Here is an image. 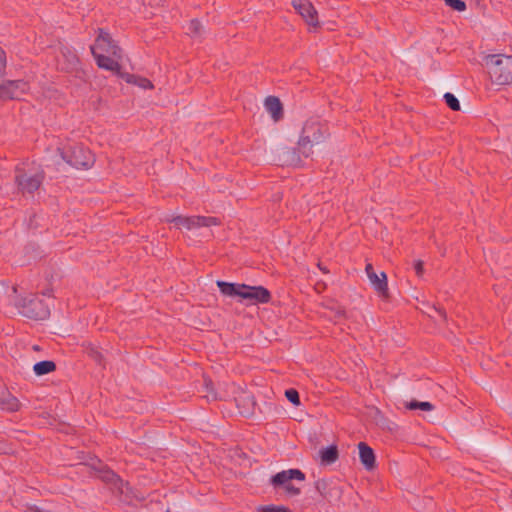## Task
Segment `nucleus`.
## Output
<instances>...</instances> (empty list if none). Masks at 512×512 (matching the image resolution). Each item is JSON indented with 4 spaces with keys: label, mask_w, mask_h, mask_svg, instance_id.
<instances>
[{
    "label": "nucleus",
    "mask_w": 512,
    "mask_h": 512,
    "mask_svg": "<svg viewBox=\"0 0 512 512\" xmlns=\"http://www.w3.org/2000/svg\"><path fill=\"white\" fill-rule=\"evenodd\" d=\"M91 52L99 68L120 74L123 52L108 32L98 29Z\"/></svg>",
    "instance_id": "1"
},
{
    "label": "nucleus",
    "mask_w": 512,
    "mask_h": 512,
    "mask_svg": "<svg viewBox=\"0 0 512 512\" xmlns=\"http://www.w3.org/2000/svg\"><path fill=\"white\" fill-rule=\"evenodd\" d=\"M220 292L228 297H237L246 305L267 304L271 301V293L264 286H250L243 283H230L218 280Z\"/></svg>",
    "instance_id": "2"
},
{
    "label": "nucleus",
    "mask_w": 512,
    "mask_h": 512,
    "mask_svg": "<svg viewBox=\"0 0 512 512\" xmlns=\"http://www.w3.org/2000/svg\"><path fill=\"white\" fill-rule=\"evenodd\" d=\"M329 137L328 127L319 119L310 117L303 123L299 138L297 141L298 150L309 157L314 146L324 143Z\"/></svg>",
    "instance_id": "3"
},
{
    "label": "nucleus",
    "mask_w": 512,
    "mask_h": 512,
    "mask_svg": "<svg viewBox=\"0 0 512 512\" xmlns=\"http://www.w3.org/2000/svg\"><path fill=\"white\" fill-rule=\"evenodd\" d=\"M490 80L500 86L512 85V55L489 54L484 58Z\"/></svg>",
    "instance_id": "4"
},
{
    "label": "nucleus",
    "mask_w": 512,
    "mask_h": 512,
    "mask_svg": "<svg viewBox=\"0 0 512 512\" xmlns=\"http://www.w3.org/2000/svg\"><path fill=\"white\" fill-rule=\"evenodd\" d=\"M14 305L23 316L34 319L44 320L50 315V308L36 294L24 293L14 298Z\"/></svg>",
    "instance_id": "5"
},
{
    "label": "nucleus",
    "mask_w": 512,
    "mask_h": 512,
    "mask_svg": "<svg viewBox=\"0 0 512 512\" xmlns=\"http://www.w3.org/2000/svg\"><path fill=\"white\" fill-rule=\"evenodd\" d=\"M305 474L299 469H288L275 474L270 482L275 488H282L289 496L299 495L301 488L295 482L305 481Z\"/></svg>",
    "instance_id": "6"
},
{
    "label": "nucleus",
    "mask_w": 512,
    "mask_h": 512,
    "mask_svg": "<svg viewBox=\"0 0 512 512\" xmlns=\"http://www.w3.org/2000/svg\"><path fill=\"white\" fill-rule=\"evenodd\" d=\"M63 158L76 169H90L95 163V156L92 151L82 145L69 147Z\"/></svg>",
    "instance_id": "7"
},
{
    "label": "nucleus",
    "mask_w": 512,
    "mask_h": 512,
    "mask_svg": "<svg viewBox=\"0 0 512 512\" xmlns=\"http://www.w3.org/2000/svg\"><path fill=\"white\" fill-rule=\"evenodd\" d=\"M172 223L177 229L193 230L200 227H209L219 224V220L215 217L204 216H171L165 219Z\"/></svg>",
    "instance_id": "8"
},
{
    "label": "nucleus",
    "mask_w": 512,
    "mask_h": 512,
    "mask_svg": "<svg viewBox=\"0 0 512 512\" xmlns=\"http://www.w3.org/2000/svg\"><path fill=\"white\" fill-rule=\"evenodd\" d=\"M292 5L307 24L310 32H316L320 28L318 12L309 0H293Z\"/></svg>",
    "instance_id": "9"
},
{
    "label": "nucleus",
    "mask_w": 512,
    "mask_h": 512,
    "mask_svg": "<svg viewBox=\"0 0 512 512\" xmlns=\"http://www.w3.org/2000/svg\"><path fill=\"white\" fill-rule=\"evenodd\" d=\"M365 272L377 296L380 299L387 301L390 298V292L386 273L383 271L376 272L371 263L366 264Z\"/></svg>",
    "instance_id": "10"
},
{
    "label": "nucleus",
    "mask_w": 512,
    "mask_h": 512,
    "mask_svg": "<svg viewBox=\"0 0 512 512\" xmlns=\"http://www.w3.org/2000/svg\"><path fill=\"white\" fill-rule=\"evenodd\" d=\"M29 90L27 82L22 80L5 81L0 85L1 99H19Z\"/></svg>",
    "instance_id": "11"
},
{
    "label": "nucleus",
    "mask_w": 512,
    "mask_h": 512,
    "mask_svg": "<svg viewBox=\"0 0 512 512\" xmlns=\"http://www.w3.org/2000/svg\"><path fill=\"white\" fill-rule=\"evenodd\" d=\"M43 175L40 172H35L32 174H21L18 172L16 176V181L18 183L19 188L23 192L32 193L37 190L42 183Z\"/></svg>",
    "instance_id": "12"
},
{
    "label": "nucleus",
    "mask_w": 512,
    "mask_h": 512,
    "mask_svg": "<svg viewBox=\"0 0 512 512\" xmlns=\"http://www.w3.org/2000/svg\"><path fill=\"white\" fill-rule=\"evenodd\" d=\"M264 107L274 122H279L283 118V105L278 97H266L264 100Z\"/></svg>",
    "instance_id": "13"
},
{
    "label": "nucleus",
    "mask_w": 512,
    "mask_h": 512,
    "mask_svg": "<svg viewBox=\"0 0 512 512\" xmlns=\"http://www.w3.org/2000/svg\"><path fill=\"white\" fill-rule=\"evenodd\" d=\"M358 450L362 465L368 471L373 470L376 466V457L373 449L369 447L365 442H360L358 444Z\"/></svg>",
    "instance_id": "14"
},
{
    "label": "nucleus",
    "mask_w": 512,
    "mask_h": 512,
    "mask_svg": "<svg viewBox=\"0 0 512 512\" xmlns=\"http://www.w3.org/2000/svg\"><path fill=\"white\" fill-rule=\"evenodd\" d=\"M19 400L13 396L10 392L3 389L0 391V407L7 411H18L20 409Z\"/></svg>",
    "instance_id": "15"
},
{
    "label": "nucleus",
    "mask_w": 512,
    "mask_h": 512,
    "mask_svg": "<svg viewBox=\"0 0 512 512\" xmlns=\"http://www.w3.org/2000/svg\"><path fill=\"white\" fill-rule=\"evenodd\" d=\"M127 83L135 85L143 90H151L154 88L153 83L145 77L129 74V73H121L119 74Z\"/></svg>",
    "instance_id": "16"
},
{
    "label": "nucleus",
    "mask_w": 512,
    "mask_h": 512,
    "mask_svg": "<svg viewBox=\"0 0 512 512\" xmlns=\"http://www.w3.org/2000/svg\"><path fill=\"white\" fill-rule=\"evenodd\" d=\"M423 313L431 317L436 323L447 322V313L442 307L427 305L426 310H424Z\"/></svg>",
    "instance_id": "17"
},
{
    "label": "nucleus",
    "mask_w": 512,
    "mask_h": 512,
    "mask_svg": "<svg viewBox=\"0 0 512 512\" xmlns=\"http://www.w3.org/2000/svg\"><path fill=\"white\" fill-rule=\"evenodd\" d=\"M323 464H332L338 459V449L335 445L325 447L319 451Z\"/></svg>",
    "instance_id": "18"
},
{
    "label": "nucleus",
    "mask_w": 512,
    "mask_h": 512,
    "mask_svg": "<svg viewBox=\"0 0 512 512\" xmlns=\"http://www.w3.org/2000/svg\"><path fill=\"white\" fill-rule=\"evenodd\" d=\"M56 369V365L53 361H40L33 367V371L36 375L41 376L53 372Z\"/></svg>",
    "instance_id": "19"
},
{
    "label": "nucleus",
    "mask_w": 512,
    "mask_h": 512,
    "mask_svg": "<svg viewBox=\"0 0 512 512\" xmlns=\"http://www.w3.org/2000/svg\"><path fill=\"white\" fill-rule=\"evenodd\" d=\"M99 477H101L104 481L107 482H119V490L121 493H124V486L127 487V484H124L121 480L117 478V476L109 469L102 468L98 470Z\"/></svg>",
    "instance_id": "20"
},
{
    "label": "nucleus",
    "mask_w": 512,
    "mask_h": 512,
    "mask_svg": "<svg viewBox=\"0 0 512 512\" xmlns=\"http://www.w3.org/2000/svg\"><path fill=\"white\" fill-rule=\"evenodd\" d=\"M317 491L324 497L328 498L331 496V483L328 480L320 479L316 482Z\"/></svg>",
    "instance_id": "21"
},
{
    "label": "nucleus",
    "mask_w": 512,
    "mask_h": 512,
    "mask_svg": "<svg viewBox=\"0 0 512 512\" xmlns=\"http://www.w3.org/2000/svg\"><path fill=\"white\" fill-rule=\"evenodd\" d=\"M256 512H292V510L284 505L269 504L258 506Z\"/></svg>",
    "instance_id": "22"
},
{
    "label": "nucleus",
    "mask_w": 512,
    "mask_h": 512,
    "mask_svg": "<svg viewBox=\"0 0 512 512\" xmlns=\"http://www.w3.org/2000/svg\"><path fill=\"white\" fill-rule=\"evenodd\" d=\"M445 102L447 106L453 111L460 110V103L458 99L452 93H446L444 95Z\"/></svg>",
    "instance_id": "23"
},
{
    "label": "nucleus",
    "mask_w": 512,
    "mask_h": 512,
    "mask_svg": "<svg viewBox=\"0 0 512 512\" xmlns=\"http://www.w3.org/2000/svg\"><path fill=\"white\" fill-rule=\"evenodd\" d=\"M452 10L463 12L466 10V3L462 0H443Z\"/></svg>",
    "instance_id": "24"
},
{
    "label": "nucleus",
    "mask_w": 512,
    "mask_h": 512,
    "mask_svg": "<svg viewBox=\"0 0 512 512\" xmlns=\"http://www.w3.org/2000/svg\"><path fill=\"white\" fill-rule=\"evenodd\" d=\"M188 33L191 36H198L203 31V27L198 20H191L188 24Z\"/></svg>",
    "instance_id": "25"
},
{
    "label": "nucleus",
    "mask_w": 512,
    "mask_h": 512,
    "mask_svg": "<svg viewBox=\"0 0 512 512\" xmlns=\"http://www.w3.org/2000/svg\"><path fill=\"white\" fill-rule=\"evenodd\" d=\"M286 398L295 406L300 405L299 394L295 389H288L285 391Z\"/></svg>",
    "instance_id": "26"
},
{
    "label": "nucleus",
    "mask_w": 512,
    "mask_h": 512,
    "mask_svg": "<svg viewBox=\"0 0 512 512\" xmlns=\"http://www.w3.org/2000/svg\"><path fill=\"white\" fill-rule=\"evenodd\" d=\"M205 389H206V392H207L205 394V397L207 398V400L213 401V400H216L218 398H220V399L222 398L221 396L218 397L217 394L214 392V387H213L211 382L205 384Z\"/></svg>",
    "instance_id": "27"
},
{
    "label": "nucleus",
    "mask_w": 512,
    "mask_h": 512,
    "mask_svg": "<svg viewBox=\"0 0 512 512\" xmlns=\"http://www.w3.org/2000/svg\"><path fill=\"white\" fill-rule=\"evenodd\" d=\"M434 409V406L433 404H431L430 402H426V401H418V410H422V411H431Z\"/></svg>",
    "instance_id": "28"
},
{
    "label": "nucleus",
    "mask_w": 512,
    "mask_h": 512,
    "mask_svg": "<svg viewBox=\"0 0 512 512\" xmlns=\"http://www.w3.org/2000/svg\"><path fill=\"white\" fill-rule=\"evenodd\" d=\"M6 59L5 52L0 48V71H2L5 67Z\"/></svg>",
    "instance_id": "29"
},
{
    "label": "nucleus",
    "mask_w": 512,
    "mask_h": 512,
    "mask_svg": "<svg viewBox=\"0 0 512 512\" xmlns=\"http://www.w3.org/2000/svg\"><path fill=\"white\" fill-rule=\"evenodd\" d=\"M403 406L406 409L414 410V409H416V401L412 400L410 402H405V403H403Z\"/></svg>",
    "instance_id": "30"
},
{
    "label": "nucleus",
    "mask_w": 512,
    "mask_h": 512,
    "mask_svg": "<svg viewBox=\"0 0 512 512\" xmlns=\"http://www.w3.org/2000/svg\"><path fill=\"white\" fill-rule=\"evenodd\" d=\"M324 289H325V284H324V283H317V284L315 285V290H316L318 293H321Z\"/></svg>",
    "instance_id": "31"
},
{
    "label": "nucleus",
    "mask_w": 512,
    "mask_h": 512,
    "mask_svg": "<svg viewBox=\"0 0 512 512\" xmlns=\"http://www.w3.org/2000/svg\"><path fill=\"white\" fill-rule=\"evenodd\" d=\"M42 294H43L44 296H47V297L52 298V297H53V289L48 288V289H46L45 291H43V293H42Z\"/></svg>",
    "instance_id": "32"
},
{
    "label": "nucleus",
    "mask_w": 512,
    "mask_h": 512,
    "mask_svg": "<svg viewBox=\"0 0 512 512\" xmlns=\"http://www.w3.org/2000/svg\"><path fill=\"white\" fill-rule=\"evenodd\" d=\"M91 355L96 361L101 360V354L98 351H93Z\"/></svg>",
    "instance_id": "33"
},
{
    "label": "nucleus",
    "mask_w": 512,
    "mask_h": 512,
    "mask_svg": "<svg viewBox=\"0 0 512 512\" xmlns=\"http://www.w3.org/2000/svg\"><path fill=\"white\" fill-rule=\"evenodd\" d=\"M318 268H319L323 273H328V269H327L326 267L321 266V264H320V263L318 264Z\"/></svg>",
    "instance_id": "34"
},
{
    "label": "nucleus",
    "mask_w": 512,
    "mask_h": 512,
    "mask_svg": "<svg viewBox=\"0 0 512 512\" xmlns=\"http://www.w3.org/2000/svg\"><path fill=\"white\" fill-rule=\"evenodd\" d=\"M337 313H338V315H339V316H341V317L344 315V311H343V310H339Z\"/></svg>",
    "instance_id": "35"
}]
</instances>
